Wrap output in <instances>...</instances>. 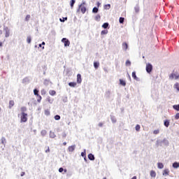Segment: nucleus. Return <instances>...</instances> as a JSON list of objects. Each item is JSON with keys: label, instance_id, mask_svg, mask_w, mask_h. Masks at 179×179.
I'll return each mask as SVG.
<instances>
[{"label": "nucleus", "instance_id": "1", "mask_svg": "<svg viewBox=\"0 0 179 179\" xmlns=\"http://www.w3.org/2000/svg\"><path fill=\"white\" fill-rule=\"evenodd\" d=\"M27 113H21L20 122H27Z\"/></svg>", "mask_w": 179, "mask_h": 179}, {"label": "nucleus", "instance_id": "2", "mask_svg": "<svg viewBox=\"0 0 179 179\" xmlns=\"http://www.w3.org/2000/svg\"><path fill=\"white\" fill-rule=\"evenodd\" d=\"M86 5V3L84 1L80 5L79 8L82 12V13H86V7L85 6Z\"/></svg>", "mask_w": 179, "mask_h": 179}, {"label": "nucleus", "instance_id": "3", "mask_svg": "<svg viewBox=\"0 0 179 179\" xmlns=\"http://www.w3.org/2000/svg\"><path fill=\"white\" fill-rule=\"evenodd\" d=\"M62 43L64 44V47H69L71 42L66 38H63L62 39Z\"/></svg>", "mask_w": 179, "mask_h": 179}, {"label": "nucleus", "instance_id": "4", "mask_svg": "<svg viewBox=\"0 0 179 179\" xmlns=\"http://www.w3.org/2000/svg\"><path fill=\"white\" fill-rule=\"evenodd\" d=\"M152 69H153V66H152V64H147L146 71H147L148 73H150V72H152Z\"/></svg>", "mask_w": 179, "mask_h": 179}, {"label": "nucleus", "instance_id": "5", "mask_svg": "<svg viewBox=\"0 0 179 179\" xmlns=\"http://www.w3.org/2000/svg\"><path fill=\"white\" fill-rule=\"evenodd\" d=\"M4 31H5V37L8 38L9 36H10V31H9V28L6 27L4 28Z\"/></svg>", "mask_w": 179, "mask_h": 179}, {"label": "nucleus", "instance_id": "6", "mask_svg": "<svg viewBox=\"0 0 179 179\" xmlns=\"http://www.w3.org/2000/svg\"><path fill=\"white\" fill-rule=\"evenodd\" d=\"M169 78L171 79H178L179 78V74H176L174 73H172L170 76H169Z\"/></svg>", "mask_w": 179, "mask_h": 179}, {"label": "nucleus", "instance_id": "7", "mask_svg": "<svg viewBox=\"0 0 179 179\" xmlns=\"http://www.w3.org/2000/svg\"><path fill=\"white\" fill-rule=\"evenodd\" d=\"M77 83H82V76L79 73L77 75Z\"/></svg>", "mask_w": 179, "mask_h": 179}, {"label": "nucleus", "instance_id": "8", "mask_svg": "<svg viewBox=\"0 0 179 179\" xmlns=\"http://www.w3.org/2000/svg\"><path fill=\"white\" fill-rule=\"evenodd\" d=\"M164 127H166V128H169V127L170 126V120H166L164 122Z\"/></svg>", "mask_w": 179, "mask_h": 179}, {"label": "nucleus", "instance_id": "9", "mask_svg": "<svg viewBox=\"0 0 179 179\" xmlns=\"http://www.w3.org/2000/svg\"><path fill=\"white\" fill-rule=\"evenodd\" d=\"M122 48H123V50L127 51V50H128V43H122Z\"/></svg>", "mask_w": 179, "mask_h": 179}, {"label": "nucleus", "instance_id": "10", "mask_svg": "<svg viewBox=\"0 0 179 179\" xmlns=\"http://www.w3.org/2000/svg\"><path fill=\"white\" fill-rule=\"evenodd\" d=\"M15 106V101L13 100H11L9 101V108H12Z\"/></svg>", "mask_w": 179, "mask_h": 179}, {"label": "nucleus", "instance_id": "11", "mask_svg": "<svg viewBox=\"0 0 179 179\" xmlns=\"http://www.w3.org/2000/svg\"><path fill=\"white\" fill-rule=\"evenodd\" d=\"M25 111H27V108H26L25 106H22L21 108V114H26Z\"/></svg>", "mask_w": 179, "mask_h": 179}, {"label": "nucleus", "instance_id": "12", "mask_svg": "<svg viewBox=\"0 0 179 179\" xmlns=\"http://www.w3.org/2000/svg\"><path fill=\"white\" fill-rule=\"evenodd\" d=\"M76 145H71L68 148L69 152H73L75 150Z\"/></svg>", "mask_w": 179, "mask_h": 179}, {"label": "nucleus", "instance_id": "13", "mask_svg": "<svg viewBox=\"0 0 179 179\" xmlns=\"http://www.w3.org/2000/svg\"><path fill=\"white\" fill-rule=\"evenodd\" d=\"M76 83L75 82H71L69 83V86H70V87H76Z\"/></svg>", "mask_w": 179, "mask_h": 179}, {"label": "nucleus", "instance_id": "14", "mask_svg": "<svg viewBox=\"0 0 179 179\" xmlns=\"http://www.w3.org/2000/svg\"><path fill=\"white\" fill-rule=\"evenodd\" d=\"M170 174V170L164 169L163 172V176H169Z\"/></svg>", "mask_w": 179, "mask_h": 179}, {"label": "nucleus", "instance_id": "15", "mask_svg": "<svg viewBox=\"0 0 179 179\" xmlns=\"http://www.w3.org/2000/svg\"><path fill=\"white\" fill-rule=\"evenodd\" d=\"M120 84L122 86H127V83L122 79H120Z\"/></svg>", "mask_w": 179, "mask_h": 179}, {"label": "nucleus", "instance_id": "16", "mask_svg": "<svg viewBox=\"0 0 179 179\" xmlns=\"http://www.w3.org/2000/svg\"><path fill=\"white\" fill-rule=\"evenodd\" d=\"M49 94H50V96H55L57 94V92H55V90H50Z\"/></svg>", "mask_w": 179, "mask_h": 179}, {"label": "nucleus", "instance_id": "17", "mask_svg": "<svg viewBox=\"0 0 179 179\" xmlns=\"http://www.w3.org/2000/svg\"><path fill=\"white\" fill-rule=\"evenodd\" d=\"M94 66L95 69H97L99 68V66H100V63H99L97 62H94Z\"/></svg>", "mask_w": 179, "mask_h": 179}, {"label": "nucleus", "instance_id": "18", "mask_svg": "<svg viewBox=\"0 0 179 179\" xmlns=\"http://www.w3.org/2000/svg\"><path fill=\"white\" fill-rule=\"evenodd\" d=\"M132 78L135 80H138V77H136V72L133 71L132 72Z\"/></svg>", "mask_w": 179, "mask_h": 179}, {"label": "nucleus", "instance_id": "19", "mask_svg": "<svg viewBox=\"0 0 179 179\" xmlns=\"http://www.w3.org/2000/svg\"><path fill=\"white\" fill-rule=\"evenodd\" d=\"M75 2H76V1H75V0H71L70 1V6H71V9L73 8V6L75 5Z\"/></svg>", "mask_w": 179, "mask_h": 179}, {"label": "nucleus", "instance_id": "20", "mask_svg": "<svg viewBox=\"0 0 179 179\" xmlns=\"http://www.w3.org/2000/svg\"><path fill=\"white\" fill-rule=\"evenodd\" d=\"M88 159L90 160H94V155H93V154H89L88 155Z\"/></svg>", "mask_w": 179, "mask_h": 179}, {"label": "nucleus", "instance_id": "21", "mask_svg": "<svg viewBox=\"0 0 179 179\" xmlns=\"http://www.w3.org/2000/svg\"><path fill=\"white\" fill-rule=\"evenodd\" d=\"M173 169H178V167H179V163H178V162H174V163L173 164Z\"/></svg>", "mask_w": 179, "mask_h": 179}, {"label": "nucleus", "instance_id": "22", "mask_svg": "<svg viewBox=\"0 0 179 179\" xmlns=\"http://www.w3.org/2000/svg\"><path fill=\"white\" fill-rule=\"evenodd\" d=\"M157 167H158V169H163L164 167V165L163 164V163L159 162L157 164Z\"/></svg>", "mask_w": 179, "mask_h": 179}, {"label": "nucleus", "instance_id": "23", "mask_svg": "<svg viewBox=\"0 0 179 179\" xmlns=\"http://www.w3.org/2000/svg\"><path fill=\"white\" fill-rule=\"evenodd\" d=\"M37 96V101H38V103H41V99H43L42 97H41V95H40V94H38V95H36Z\"/></svg>", "mask_w": 179, "mask_h": 179}, {"label": "nucleus", "instance_id": "24", "mask_svg": "<svg viewBox=\"0 0 179 179\" xmlns=\"http://www.w3.org/2000/svg\"><path fill=\"white\" fill-rule=\"evenodd\" d=\"M173 108L176 110V111H179V104L178 105H173Z\"/></svg>", "mask_w": 179, "mask_h": 179}, {"label": "nucleus", "instance_id": "25", "mask_svg": "<svg viewBox=\"0 0 179 179\" xmlns=\"http://www.w3.org/2000/svg\"><path fill=\"white\" fill-rule=\"evenodd\" d=\"M150 176L153 177L155 178V177H156V172L155 171H150Z\"/></svg>", "mask_w": 179, "mask_h": 179}, {"label": "nucleus", "instance_id": "26", "mask_svg": "<svg viewBox=\"0 0 179 179\" xmlns=\"http://www.w3.org/2000/svg\"><path fill=\"white\" fill-rule=\"evenodd\" d=\"M111 8V5L110 4H106L104 6V9L108 10Z\"/></svg>", "mask_w": 179, "mask_h": 179}, {"label": "nucleus", "instance_id": "27", "mask_svg": "<svg viewBox=\"0 0 179 179\" xmlns=\"http://www.w3.org/2000/svg\"><path fill=\"white\" fill-rule=\"evenodd\" d=\"M102 27L103 29H107V27H108V22L103 23V24L102 25Z\"/></svg>", "mask_w": 179, "mask_h": 179}, {"label": "nucleus", "instance_id": "28", "mask_svg": "<svg viewBox=\"0 0 179 179\" xmlns=\"http://www.w3.org/2000/svg\"><path fill=\"white\" fill-rule=\"evenodd\" d=\"M174 87H175V89H176V90H178V92H179V84H178V83H176L174 85Z\"/></svg>", "mask_w": 179, "mask_h": 179}, {"label": "nucleus", "instance_id": "29", "mask_svg": "<svg viewBox=\"0 0 179 179\" xmlns=\"http://www.w3.org/2000/svg\"><path fill=\"white\" fill-rule=\"evenodd\" d=\"M153 134L154 135H158V134H160V130L159 129L154 130Z\"/></svg>", "mask_w": 179, "mask_h": 179}, {"label": "nucleus", "instance_id": "30", "mask_svg": "<svg viewBox=\"0 0 179 179\" xmlns=\"http://www.w3.org/2000/svg\"><path fill=\"white\" fill-rule=\"evenodd\" d=\"M92 12L94 13H97V12H99V8H97V7H94L93 9H92Z\"/></svg>", "mask_w": 179, "mask_h": 179}, {"label": "nucleus", "instance_id": "31", "mask_svg": "<svg viewBox=\"0 0 179 179\" xmlns=\"http://www.w3.org/2000/svg\"><path fill=\"white\" fill-rule=\"evenodd\" d=\"M27 43H28V44H30V43H31V38L30 36H27Z\"/></svg>", "mask_w": 179, "mask_h": 179}, {"label": "nucleus", "instance_id": "32", "mask_svg": "<svg viewBox=\"0 0 179 179\" xmlns=\"http://www.w3.org/2000/svg\"><path fill=\"white\" fill-rule=\"evenodd\" d=\"M1 143L2 145H5V143H6V139L4 137L1 138Z\"/></svg>", "mask_w": 179, "mask_h": 179}, {"label": "nucleus", "instance_id": "33", "mask_svg": "<svg viewBox=\"0 0 179 179\" xmlns=\"http://www.w3.org/2000/svg\"><path fill=\"white\" fill-rule=\"evenodd\" d=\"M134 10L136 12V13H139V6H137L134 8Z\"/></svg>", "mask_w": 179, "mask_h": 179}, {"label": "nucleus", "instance_id": "34", "mask_svg": "<svg viewBox=\"0 0 179 179\" xmlns=\"http://www.w3.org/2000/svg\"><path fill=\"white\" fill-rule=\"evenodd\" d=\"M46 100H47V101H48V103H50V104L52 103L53 100L51 99V97L48 96V97L46 99Z\"/></svg>", "mask_w": 179, "mask_h": 179}, {"label": "nucleus", "instance_id": "35", "mask_svg": "<svg viewBox=\"0 0 179 179\" xmlns=\"http://www.w3.org/2000/svg\"><path fill=\"white\" fill-rule=\"evenodd\" d=\"M30 15H27L25 17V22H29L30 20Z\"/></svg>", "mask_w": 179, "mask_h": 179}, {"label": "nucleus", "instance_id": "36", "mask_svg": "<svg viewBox=\"0 0 179 179\" xmlns=\"http://www.w3.org/2000/svg\"><path fill=\"white\" fill-rule=\"evenodd\" d=\"M108 33V30H103L101 31V34L103 36L104 34H107Z\"/></svg>", "mask_w": 179, "mask_h": 179}, {"label": "nucleus", "instance_id": "37", "mask_svg": "<svg viewBox=\"0 0 179 179\" xmlns=\"http://www.w3.org/2000/svg\"><path fill=\"white\" fill-rule=\"evenodd\" d=\"M41 93L42 96H45V94H47V91H45V90H42L41 91Z\"/></svg>", "mask_w": 179, "mask_h": 179}, {"label": "nucleus", "instance_id": "38", "mask_svg": "<svg viewBox=\"0 0 179 179\" xmlns=\"http://www.w3.org/2000/svg\"><path fill=\"white\" fill-rule=\"evenodd\" d=\"M55 120H56V121H58L59 120H61V116L57 115L55 116Z\"/></svg>", "mask_w": 179, "mask_h": 179}, {"label": "nucleus", "instance_id": "39", "mask_svg": "<svg viewBox=\"0 0 179 179\" xmlns=\"http://www.w3.org/2000/svg\"><path fill=\"white\" fill-rule=\"evenodd\" d=\"M136 131H141V126L139 124H137L136 126Z\"/></svg>", "mask_w": 179, "mask_h": 179}, {"label": "nucleus", "instance_id": "40", "mask_svg": "<svg viewBox=\"0 0 179 179\" xmlns=\"http://www.w3.org/2000/svg\"><path fill=\"white\" fill-rule=\"evenodd\" d=\"M124 18L122 17H120V19H119V22L121 24L124 23Z\"/></svg>", "mask_w": 179, "mask_h": 179}, {"label": "nucleus", "instance_id": "41", "mask_svg": "<svg viewBox=\"0 0 179 179\" xmlns=\"http://www.w3.org/2000/svg\"><path fill=\"white\" fill-rule=\"evenodd\" d=\"M34 94L35 96H38V90H37L36 89L34 90Z\"/></svg>", "mask_w": 179, "mask_h": 179}, {"label": "nucleus", "instance_id": "42", "mask_svg": "<svg viewBox=\"0 0 179 179\" xmlns=\"http://www.w3.org/2000/svg\"><path fill=\"white\" fill-rule=\"evenodd\" d=\"M59 20H60V22H65V20H68V17H63V19L62 18H60L59 19Z\"/></svg>", "mask_w": 179, "mask_h": 179}, {"label": "nucleus", "instance_id": "43", "mask_svg": "<svg viewBox=\"0 0 179 179\" xmlns=\"http://www.w3.org/2000/svg\"><path fill=\"white\" fill-rule=\"evenodd\" d=\"M82 157H85L86 156V150H84V152H81Z\"/></svg>", "mask_w": 179, "mask_h": 179}, {"label": "nucleus", "instance_id": "44", "mask_svg": "<svg viewBox=\"0 0 179 179\" xmlns=\"http://www.w3.org/2000/svg\"><path fill=\"white\" fill-rule=\"evenodd\" d=\"M126 65H127V66H130V65H131V62H130L129 60H127V61H126Z\"/></svg>", "mask_w": 179, "mask_h": 179}, {"label": "nucleus", "instance_id": "45", "mask_svg": "<svg viewBox=\"0 0 179 179\" xmlns=\"http://www.w3.org/2000/svg\"><path fill=\"white\" fill-rule=\"evenodd\" d=\"M175 120H179V113H176L175 115Z\"/></svg>", "mask_w": 179, "mask_h": 179}, {"label": "nucleus", "instance_id": "46", "mask_svg": "<svg viewBox=\"0 0 179 179\" xmlns=\"http://www.w3.org/2000/svg\"><path fill=\"white\" fill-rule=\"evenodd\" d=\"M100 15H96V17H95V19H96V20H100Z\"/></svg>", "mask_w": 179, "mask_h": 179}, {"label": "nucleus", "instance_id": "47", "mask_svg": "<svg viewBox=\"0 0 179 179\" xmlns=\"http://www.w3.org/2000/svg\"><path fill=\"white\" fill-rule=\"evenodd\" d=\"M62 171H64V168H59V172L62 173Z\"/></svg>", "mask_w": 179, "mask_h": 179}, {"label": "nucleus", "instance_id": "48", "mask_svg": "<svg viewBox=\"0 0 179 179\" xmlns=\"http://www.w3.org/2000/svg\"><path fill=\"white\" fill-rule=\"evenodd\" d=\"M41 134H43L44 135L45 134H47V131L45 130H43L41 131Z\"/></svg>", "mask_w": 179, "mask_h": 179}, {"label": "nucleus", "instance_id": "49", "mask_svg": "<svg viewBox=\"0 0 179 179\" xmlns=\"http://www.w3.org/2000/svg\"><path fill=\"white\" fill-rule=\"evenodd\" d=\"M50 152V148H48V149L45 150V153Z\"/></svg>", "mask_w": 179, "mask_h": 179}, {"label": "nucleus", "instance_id": "50", "mask_svg": "<svg viewBox=\"0 0 179 179\" xmlns=\"http://www.w3.org/2000/svg\"><path fill=\"white\" fill-rule=\"evenodd\" d=\"M24 174H26V173L22 172V173H21V177H23V176H24Z\"/></svg>", "mask_w": 179, "mask_h": 179}, {"label": "nucleus", "instance_id": "51", "mask_svg": "<svg viewBox=\"0 0 179 179\" xmlns=\"http://www.w3.org/2000/svg\"><path fill=\"white\" fill-rule=\"evenodd\" d=\"M99 127H103V123H99Z\"/></svg>", "mask_w": 179, "mask_h": 179}, {"label": "nucleus", "instance_id": "52", "mask_svg": "<svg viewBox=\"0 0 179 179\" xmlns=\"http://www.w3.org/2000/svg\"><path fill=\"white\" fill-rule=\"evenodd\" d=\"M64 146H66V142L63 143Z\"/></svg>", "mask_w": 179, "mask_h": 179}, {"label": "nucleus", "instance_id": "53", "mask_svg": "<svg viewBox=\"0 0 179 179\" xmlns=\"http://www.w3.org/2000/svg\"><path fill=\"white\" fill-rule=\"evenodd\" d=\"M42 45H45V42H42Z\"/></svg>", "mask_w": 179, "mask_h": 179}, {"label": "nucleus", "instance_id": "54", "mask_svg": "<svg viewBox=\"0 0 179 179\" xmlns=\"http://www.w3.org/2000/svg\"><path fill=\"white\" fill-rule=\"evenodd\" d=\"M2 45H3L2 42H0V47H2Z\"/></svg>", "mask_w": 179, "mask_h": 179}, {"label": "nucleus", "instance_id": "55", "mask_svg": "<svg viewBox=\"0 0 179 179\" xmlns=\"http://www.w3.org/2000/svg\"><path fill=\"white\" fill-rule=\"evenodd\" d=\"M63 171H64V173H66V169H63Z\"/></svg>", "mask_w": 179, "mask_h": 179}, {"label": "nucleus", "instance_id": "56", "mask_svg": "<svg viewBox=\"0 0 179 179\" xmlns=\"http://www.w3.org/2000/svg\"><path fill=\"white\" fill-rule=\"evenodd\" d=\"M131 179H136V176H134Z\"/></svg>", "mask_w": 179, "mask_h": 179}, {"label": "nucleus", "instance_id": "57", "mask_svg": "<svg viewBox=\"0 0 179 179\" xmlns=\"http://www.w3.org/2000/svg\"><path fill=\"white\" fill-rule=\"evenodd\" d=\"M0 34H2V31L0 30Z\"/></svg>", "mask_w": 179, "mask_h": 179}, {"label": "nucleus", "instance_id": "58", "mask_svg": "<svg viewBox=\"0 0 179 179\" xmlns=\"http://www.w3.org/2000/svg\"><path fill=\"white\" fill-rule=\"evenodd\" d=\"M98 6H100V3L98 2Z\"/></svg>", "mask_w": 179, "mask_h": 179}, {"label": "nucleus", "instance_id": "59", "mask_svg": "<svg viewBox=\"0 0 179 179\" xmlns=\"http://www.w3.org/2000/svg\"><path fill=\"white\" fill-rule=\"evenodd\" d=\"M41 45H42L41 44H39V47H41Z\"/></svg>", "mask_w": 179, "mask_h": 179}, {"label": "nucleus", "instance_id": "60", "mask_svg": "<svg viewBox=\"0 0 179 179\" xmlns=\"http://www.w3.org/2000/svg\"><path fill=\"white\" fill-rule=\"evenodd\" d=\"M103 179H107V178L105 177V178H103Z\"/></svg>", "mask_w": 179, "mask_h": 179}, {"label": "nucleus", "instance_id": "61", "mask_svg": "<svg viewBox=\"0 0 179 179\" xmlns=\"http://www.w3.org/2000/svg\"><path fill=\"white\" fill-rule=\"evenodd\" d=\"M43 48V50H44V46H43V48Z\"/></svg>", "mask_w": 179, "mask_h": 179}, {"label": "nucleus", "instance_id": "62", "mask_svg": "<svg viewBox=\"0 0 179 179\" xmlns=\"http://www.w3.org/2000/svg\"><path fill=\"white\" fill-rule=\"evenodd\" d=\"M65 136H66V135H64V138H65Z\"/></svg>", "mask_w": 179, "mask_h": 179}, {"label": "nucleus", "instance_id": "63", "mask_svg": "<svg viewBox=\"0 0 179 179\" xmlns=\"http://www.w3.org/2000/svg\"><path fill=\"white\" fill-rule=\"evenodd\" d=\"M0 111H1V108H0Z\"/></svg>", "mask_w": 179, "mask_h": 179}]
</instances>
